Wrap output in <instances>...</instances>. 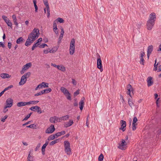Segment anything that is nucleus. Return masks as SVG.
Wrapping results in <instances>:
<instances>
[{
	"instance_id": "obj_50",
	"label": "nucleus",
	"mask_w": 161,
	"mask_h": 161,
	"mask_svg": "<svg viewBox=\"0 0 161 161\" xmlns=\"http://www.w3.org/2000/svg\"><path fill=\"white\" fill-rule=\"evenodd\" d=\"M31 113L29 114H28L24 119V120H26L27 119L29 118H30V117L31 115Z\"/></svg>"
},
{
	"instance_id": "obj_23",
	"label": "nucleus",
	"mask_w": 161,
	"mask_h": 161,
	"mask_svg": "<svg viewBox=\"0 0 161 161\" xmlns=\"http://www.w3.org/2000/svg\"><path fill=\"white\" fill-rule=\"evenodd\" d=\"M17 105L18 107L26 106L25 102H21L17 103Z\"/></svg>"
},
{
	"instance_id": "obj_54",
	"label": "nucleus",
	"mask_w": 161,
	"mask_h": 161,
	"mask_svg": "<svg viewBox=\"0 0 161 161\" xmlns=\"http://www.w3.org/2000/svg\"><path fill=\"white\" fill-rule=\"evenodd\" d=\"M49 49H44L43 51V53L44 54H47L49 53Z\"/></svg>"
},
{
	"instance_id": "obj_62",
	"label": "nucleus",
	"mask_w": 161,
	"mask_h": 161,
	"mask_svg": "<svg viewBox=\"0 0 161 161\" xmlns=\"http://www.w3.org/2000/svg\"><path fill=\"white\" fill-rule=\"evenodd\" d=\"M72 83L74 85H76L77 84L76 81L75 79H72Z\"/></svg>"
},
{
	"instance_id": "obj_24",
	"label": "nucleus",
	"mask_w": 161,
	"mask_h": 161,
	"mask_svg": "<svg viewBox=\"0 0 161 161\" xmlns=\"http://www.w3.org/2000/svg\"><path fill=\"white\" fill-rule=\"evenodd\" d=\"M12 18L13 20V21L14 23V24L17 26L18 25V23H17V19L16 18V16L14 14H13L12 15Z\"/></svg>"
},
{
	"instance_id": "obj_64",
	"label": "nucleus",
	"mask_w": 161,
	"mask_h": 161,
	"mask_svg": "<svg viewBox=\"0 0 161 161\" xmlns=\"http://www.w3.org/2000/svg\"><path fill=\"white\" fill-rule=\"evenodd\" d=\"M34 7L35 8V12H37V10H38V7L36 5V4H35Z\"/></svg>"
},
{
	"instance_id": "obj_9",
	"label": "nucleus",
	"mask_w": 161,
	"mask_h": 161,
	"mask_svg": "<svg viewBox=\"0 0 161 161\" xmlns=\"http://www.w3.org/2000/svg\"><path fill=\"white\" fill-rule=\"evenodd\" d=\"M30 109L33 111H37V112L40 114L42 113L41 108L38 106H36L31 107Z\"/></svg>"
},
{
	"instance_id": "obj_34",
	"label": "nucleus",
	"mask_w": 161,
	"mask_h": 161,
	"mask_svg": "<svg viewBox=\"0 0 161 161\" xmlns=\"http://www.w3.org/2000/svg\"><path fill=\"white\" fill-rule=\"evenodd\" d=\"M104 156L102 153H101L98 157V161H103Z\"/></svg>"
},
{
	"instance_id": "obj_38",
	"label": "nucleus",
	"mask_w": 161,
	"mask_h": 161,
	"mask_svg": "<svg viewBox=\"0 0 161 161\" xmlns=\"http://www.w3.org/2000/svg\"><path fill=\"white\" fill-rule=\"evenodd\" d=\"M53 156H50L47 157L45 161H53Z\"/></svg>"
},
{
	"instance_id": "obj_60",
	"label": "nucleus",
	"mask_w": 161,
	"mask_h": 161,
	"mask_svg": "<svg viewBox=\"0 0 161 161\" xmlns=\"http://www.w3.org/2000/svg\"><path fill=\"white\" fill-rule=\"evenodd\" d=\"M140 55H141V56L140 57H142V58H143V57L145 55V53H144V52H143V51H141V53H140Z\"/></svg>"
},
{
	"instance_id": "obj_25",
	"label": "nucleus",
	"mask_w": 161,
	"mask_h": 161,
	"mask_svg": "<svg viewBox=\"0 0 161 161\" xmlns=\"http://www.w3.org/2000/svg\"><path fill=\"white\" fill-rule=\"evenodd\" d=\"M0 76L3 78H9L10 77V76L8 74H2Z\"/></svg>"
},
{
	"instance_id": "obj_4",
	"label": "nucleus",
	"mask_w": 161,
	"mask_h": 161,
	"mask_svg": "<svg viewBox=\"0 0 161 161\" xmlns=\"http://www.w3.org/2000/svg\"><path fill=\"white\" fill-rule=\"evenodd\" d=\"M60 90L65 95L67 99L69 100H71L70 94L67 89L64 87H61L60 88Z\"/></svg>"
},
{
	"instance_id": "obj_30",
	"label": "nucleus",
	"mask_w": 161,
	"mask_h": 161,
	"mask_svg": "<svg viewBox=\"0 0 161 161\" xmlns=\"http://www.w3.org/2000/svg\"><path fill=\"white\" fill-rule=\"evenodd\" d=\"M7 24V25L8 26H9L11 27H12V24L11 21L8 19L5 22Z\"/></svg>"
},
{
	"instance_id": "obj_11",
	"label": "nucleus",
	"mask_w": 161,
	"mask_h": 161,
	"mask_svg": "<svg viewBox=\"0 0 161 161\" xmlns=\"http://www.w3.org/2000/svg\"><path fill=\"white\" fill-rule=\"evenodd\" d=\"M120 124L121 127L119 128V129L122 130V131H125L126 125V121L123 120H121L120 121Z\"/></svg>"
},
{
	"instance_id": "obj_48",
	"label": "nucleus",
	"mask_w": 161,
	"mask_h": 161,
	"mask_svg": "<svg viewBox=\"0 0 161 161\" xmlns=\"http://www.w3.org/2000/svg\"><path fill=\"white\" fill-rule=\"evenodd\" d=\"M47 10V17L49 18L50 16V9L49 8H46Z\"/></svg>"
},
{
	"instance_id": "obj_46",
	"label": "nucleus",
	"mask_w": 161,
	"mask_h": 161,
	"mask_svg": "<svg viewBox=\"0 0 161 161\" xmlns=\"http://www.w3.org/2000/svg\"><path fill=\"white\" fill-rule=\"evenodd\" d=\"M140 63L141 64L143 65L144 64V60L143 59V58H142V57H140Z\"/></svg>"
},
{
	"instance_id": "obj_57",
	"label": "nucleus",
	"mask_w": 161,
	"mask_h": 161,
	"mask_svg": "<svg viewBox=\"0 0 161 161\" xmlns=\"http://www.w3.org/2000/svg\"><path fill=\"white\" fill-rule=\"evenodd\" d=\"M54 135H55V137L56 136V137L57 138L61 136V133H60V132H59L56 134H55Z\"/></svg>"
},
{
	"instance_id": "obj_51",
	"label": "nucleus",
	"mask_w": 161,
	"mask_h": 161,
	"mask_svg": "<svg viewBox=\"0 0 161 161\" xmlns=\"http://www.w3.org/2000/svg\"><path fill=\"white\" fill-rule=\"evenodd\" d=\"M156 60H155V63L154 64V70H155V71H156L157 70V65L158 64H156Z\"/></svg>"
},
{
	"instance_id": "obj_56",
	"label": "nucleus",
	"mask_w": 161,
	"mask_h": 161,
	"mask_svg": "<svg viewBox=\"0 0 161 161\" xmlns=\"http://www.w3.org/2000/svg\"><path fill=\"white\" fill-rule=\"evenodd\" d=\"M40 146H41V143H38L36 147L35 148V151H36L37 150H38V149L40 147Z\"/></svg>"
},
{
	"instance_id": "obj_15",
	"label": "nucleus",
	"mask_w": 161,
	"mask_h": 161,
	"mask_svg": "<svg viewBox=\"0 0 161 161\" xmlns=\"http://www.w3.org/2000/svg\"><path fill=\"white\" fill-rule=\"evenodd\" d=\"M84 97H82L79 103V108L81 110H82L84 105Z\"/></svg>"
},
{
	"instance_id": "obj_59",
	"label": "nucleus",
	"mask_w": 161,
	"mask_h": 161,
	"mask_svg": "<svg viewBox=\"0 0 161 161\" xmlns=\"http://www.w3.org/2000/svg\"><path fill=\"white\" fill-rule=\"evenodd\" d=\"M36 126V125H35L34 124H32L30 125L27 126V127H30L31 128H34Z\"/></svg>"
},
{
	"instance_id": "obj_53",
	"label": "nucleus",
	"mask_w": 161,
	"mask_h": 161,
	"mask_svg": "<svg viewBox=\"0 0 161 161\" xmlns=\"http://www.w3.org/2000/svg\"><path fill=\"white\" fill-rule=\"evenodd\" d=\"M56 23H57V21L56 20H55L53 22V28H55L56 27H57Z\"/></svg>"
},
{
	"instance_id": "obj_39",
	"label": "nucleus",
	"mask_w": 161,
	"mask_h": 161,
	"mask_svg": "<svg viewBox=\"0 0 161 161\" xmlns=\"http://www.w3.org/2000/svg\"><path fill=\"white\" fill-rule=\"evenodd\" d=\"M55 20H56L57 21H58L60 23H63L64 22V19L61 18H58L57 19H56Z\"/></svg>"
},
{
	"instance_id": "obj_42",
	"label": "nucleus",
	"mask_w": 161,
	"mask_h": 161,
	"mask_svg": "<svg viewBox=\"0 0 161 161\" xmlns=\"http://www.w3.org/2000/svg\"><path fill=\"white\" fill-rule=\"evenodd\" d=\"M75 40L73 38L71 39L70 46H75Z\"/></svg>"
},
{
	"instance_id": "obj_5",
	"label": "nucleus",
	"mask_w": 161,
	"mask_h": 161,
	"mask_svg": "<svg viewBox=\"0 0 161 161\" xmlns=\"http://www.w3.org/2000/svg\"><path fill=\"white\" fill-rule=\"evenodd\" d=\"M48 84L44 82H42L41 83L39 84L35 89L36 91L43 88L48 87Z\"/></svg>"
},
{
	"instance_id": "obj_21",
	"label": "nucleus",
	"mask_w": 161,
	"mask_h": 161,
	"mask_svg": "<svg viewBox=\"0 0 161 161\" xmlns=\"http://www.w3.org/2000/svg\"><path fill=\"white\" fill-rule=\"evenodd\" d=\"M147 132V134H148V136H146V138H149L153 137L154 134L153 131H152L151 132L149 131Z\"/></svg>"
},
{
	"instance_id": "obj_7",
	"label": "nucleus",
	"mask_w": 161,
	"mask_h": 161,
	"mask_svg": "<svg viewBox=\"0 0 161 161\" xmlns=\"http://www.w3.org/2000/svg\"><path fill=\"white\" fill-rule=\"evenodd\" d=\"M50 121L52 123H56L61 121L60 118L57 116L51 117L50 118Z\"/></svg>"
},
{
	"instance_id": "obj_33",
	"label": "nucleus",
	"mask_w": 161,
	"mask_h": 161,
	"mask_svg": "<svg viewBox=\"0 0 161 161\" xmlns=\"http://www.w3.org/2000/svg\"><path fill=\"white\" fill-rule=\"evenodd\" d=\"M51 91H52V90L50 88L46 89L45 90H42L43 94L48 93L51 92Z\"/></svg>"
},
{
	"instance_id": "obj_52",
	"label": "nucleus",
	"mask_w": 161,
	"mask_h": 161,
	"mask_svg": "<svg viewBox=\"0 0 161 161\" xmlns=\"http://www.w3.org/2000/svg\"><path fill=\"white\" fill-rule=\"evenodd\" d=\"M39 102L38 101H31V103L32 105H35L36 104Z\"/></svg>"
},
{
	"instance_id": "obj_29",
	"label": "nucleus",
	"mask_w": 161,
	"mask_h": 161,
	"mask_svg": "<svg viewBox=\"0 0 161 161\" xmlns=\"http://www.w3.org/2000/svg\"><path fill=\"white\" fill-rule=\"evenodd\" d=\"M60 118L61 119V121L62 120H65L68 119L69 118V116L68 115H66Z\"/></svg>"
},
{
	"instance_id": "obj_26",
	"label": "nucleus",
	"mask_w": 161,
	"mask_h": 161,
	"mask_svg": "<svg viewBox=\"0 0 161 161\" xmlns=\"http://www.w3.org/2000/svg\"><path fill=\"white\" fill-rule=\"evenodd\" d=\"M58 50V48L54 47L53 48H52L51 49H49V53H55Z\"/></svg>"
},
{
	"instance_id": "obj_13",
	"label": "nucleus",
	"mask_w": 161,
	"mask_h": 161,
	"mask_svg": "<svg viewBox=\"0 0 161 161\" xmlns=\"http://www.w3.org/2000/svg\"><path fill=\"white\" fill-rule=\"evenodd\" d=\"M155 23L147 21V29L148 30H151L152 29Z\"/></svg>"
},
{
	"instance_id": "obj_8",
	"label": "nucleus",
	"mask_w": 161,
	"mask_h": 161,
	"mask_svg": "<svg viewBox=\"0 0 161 161\" xmlns=\"http://www.w3.org/2000/svg\"><path fill=\"white\" fill-rule=\"evenodd\" d=\"M127 94L129 95L130 97H132L131 92L133 93V89L131 85L130 84L128 85L127 86Z\"/></svg>"
},
{
	"instance_id": "obj_20",
	"label": "nucleus",
	"mask_w": 161,
	"mask_h": 161,
	"mask_svg": "<svg viewBox=\"0 0 161 161\" xmlns=\"http://www.w3.org/2000/svg\"><path fill=\"white\" fill-rule=\"evenodd\" d=\"M57 69L63 72H65L66 70L65 68L62 65H58Z\"/></svg>"
},
{
	"instance_id": "obj_28",
	"label": "nucleus",
	"mask_w": 161,
	"mask_h": 161,
	"mask_svg": "<svg viewBox=\"0 0 161 161\" xmlns=\"http://www.w3.org/2000/svg\"><path fill=\"white\" fill-rule=\"evenodd\" d=\"M55 129L54 125H52L47 129V131H55Z\"/></svg>"
},
{
	"instance_id": "obj_31",
	"label": "nucleus",
	"mask_w": 161,
	"mask_h": 161,
	"mask_svg": "<svg viewBox=\"0 0 161 161\" xmlns=\"http://www.w3.org/2000/svg\"><path fill=\"white\" fill-rule=\"evenodd\" d=\"M58 139H56L55 140L53 141L50 143L49 144L51 146L53 145L54 144L57 143V142H58Z\"/></svg>"
},
{
	"instance_id": "obj_55",
	"label": "nucleus",
	"mask_w": 161,
	"mask_h": 161,
	"mask_svg": "<svg viewBox=\"0 0 161 161\" xmlns=\"http://www.w3.org/2000/svg\"><path fill=\"white\" fill-rule=\"evenodd\" d=\"M120 99L121 100V102L122 103H124L125 102L124 100V97L122 95H120Z\"/></svg>"
},
{
	"instance_id": "obj_35",
	"label": "nucleus",
	"mask_w": 161,
	"mask_h": 161,
	"mask_svg": "<svg viewBox=\"0 0 161 161\" xmlns=\"http://www.w3.org/2000/svg\"><path fill=\"white\" fill-rule=\"evenodd\" d=\"M55 138L56 137L55 136V135H51L48 137L47 140H53L55 139Z\"/></svg>"
},
{
	"instance_id": "obj_58",
	"label": "nucleus",
	"mask_w": 161,
	"mask_h": 161,
	"mask_svg": "<svg viewBox=\"0 0 161 161\" xmlns=\"http://www.w3.org/2000/svg\"><path fill=\"white\" fill-rule=\"evenodd\" d=\"M128 104L131 107V108H132V106L134 105V103L132 101H130V102H129Z\"/></svg>"
},
{
	"instance_id": "obj_6",
	"label": "nucleus",
	"mask_w": 161,
	"mask_h": 161,
	"mask_svg": "<svg viewBox=\"0 0 161 161\" xmlns=\"http://www.w3.org/2000/svg\"><path fill=\"white\" fill-rule=\"evenodd\" d=\"M156 19V15L154 13H151L149 15L148 21L155 23Z\"/></svg>"
},
{
	"instance_id": "obj_14",
	"label": "nucleus",
	"mask_w": 161,
	"mask_h": 161,
	"mask_svg": "<svg viewBox=\"0 0 161 161\" xmlns=\"http://www.w3.org/2000/svg\"><path fill=\"white\" fill-rule=\"evenodd\" d=\"M127 145L126 143L125 142V140L122 139L121 141V143L119 144V146L118 148L121 150H124V146H125Z\"/></svg>"
},
{
	"instance_id": "obj_61",
	"label": "nucleus",
	"mask_w": 161,
	"mask_h": 161,
	"mask_svg": "<svg viewBox=\"0 0 161 161\" xmlns=\"http://www.w3.org/2000/svg\"><path fill=\"white\" fill-rule=\"evenodd\" d=\"M31 150L29 152L28 157L27 158H33V157H32L31 155Z\"/></svg>"
},
{
	"instance_id": "obj_10",
	"label": "nucleus",
	"mask_w": 161,
	"mask_h": 161,
	"mask_svg": "<svg viewBox=\"0 0 161 161\" xmlns=\"http://www.w3.org/2000/svg\"><path fill=\"white\" fill-rule=\"evenodd\" d=\"M13 100L11 98H8L6 101V108H10L13 105Z\"/></svg>"
},
{
	"instance_id": "obj_18",
	"label": "nucleus",
	"mask_w": 161,
	"mask_h": 161,
	"mask_svg": "<svg viewBox=\"0 0 161 161\" xmlns=\"http://www.w3.org/2000/svg\"><path fill=\"white\" fill-rule=\"evenodd\" d=\"M73 123V120L72 119L70 120L69 122H66L64 124V126L66 127H68L71 126Z\"/></svg>"
},
{
	"instance_id": "obj_22",
	"label": "nucleus",
	"mask_w": 161,
	"mask_h": 161,
	"mask_svg": "<svg viewBox=\"0 0 161 161\" xmlns=\"http://www.w3.org/2000/svg\"><path fill=\"white\" fill-rule=\"evenodd\" d=\"M153 47L152 45H150L148 46L147 47V53H151L153 50Z\"/></svg>"
},
{
	"instance_id": "obj_37",
	"label": "nucleus",
	"mask_w": 161,
	"mask_h": 161,
	"mask_svg": "<svg viewBox=\"0 0 161 161\" xmlns=\"http://www.w3.org/2000/svg\"><path fill=\"white\" fill-rule=\"evenodd\" d=\"M23 39L22 37H20L18 38L16 41V43L17 44H20V42L23 41Z\"/></svg>"
},
{
	"instance_id": "obj_44",
	"label": "nucleus",
	"mask_w": 161,
	"mask_h": 161,
	"mask_svg": "<svg viewBox=\"0 0 161 161\" xmlns=\"http://www.w3.org/2000/svg\"><path fill=\"white\" fill-rule=\"evenodd\" d=\"M43 94V91H42L40 92H38V93H37L35 94L34 95V96H38L39 95H41Z\"/></svg>"
},
{
	"instance_id": "obj_19",
	"label": "nucleus",
	"mask_w": 161,
	"mask_h": 161,
	"mask_svg": "<svg viewBox=\"0 0 161 161\" xmlns=\"http://www.w3.org/2000/svg\"><path fill=\"white\" fill-rule=\"evenodd\" d=\"M152 77L150 76L147 78V85L149 86L152 85L153 84V82L152 81Z\"/></svg>"
},
{
	"instance_id": "obj_3",
	"label": "nucleus",
	"mask_w": 161,
	"mask_h": 161,
	"mask_svg": "<svg viewBox=\"0 0 161 161\" xmlns=\"http://www.w3.org/2000/svg\"><path fill=\"white\" fill-rule=\"evenodd\" d=\"M30 72H28L23 75L21 78L20 82L19 83V85H22L24 84L26 81L27 78L30 76Z\"/></svg>"
},
{
	"instance_id": "obj_17",
	"label": "nucleus",
	"mask_w": 161,
	"mask_h": 161,
	"mask_svg": "<svg viewBox=\"0 0 161 161\" xmlns=\"http://www.w3.org/2000/svg\"><path fill=\"white\" fill-rule=\"evenodd\" d=\"M31 65L32 64L31 62L26 64L23 66L22 68H23V70H25V71L26 70L28 69L31 66Z\"/></svg>"
},
{
	"instance_id": "obj_49",
	"label": "nucleus",
	"mask_w": 161,
	"mask_h": 161,
	"mask_svg": "<svg viewBox=\"0 0 161 161\" xmlns=\"http://www.w3.org/2000/svg\"><path fill=\"white\" fill-rule=\"evenodd\" d=\"M2 18L5 22L8 19L7 16L3 15L2 16Z\"/></svg>"
},
{
	"instance_id": "obj_16",
	"label": "nucleus",
	"mask_w": 161,
	"mask_h": 161,
	"mask_svg": "<svg viewBox=\"0 0 161 161\" xmlns=\"http://www.w3.org/2000/svg\"><path fill=\"white\" fill-rule=\"evenodd\" d=\"M137 121V119L136 117H134L133 119V121L132 122V130H136V123Z\"/></svg>"
},
{
	"instance_id": "obj_1",
	"label": "nucleus",
	"mask_w": 161,
	"mask_h": 161,
	"mask_svg": "<svg viewBox=\"0 0 161 161\" xmlns=\"http://www.w3.org/2000/svg\"><path fill=\"white\" fill-rule=\"evenodd\" d=\"M39 35V30L35 28L29 35L28 38L25 43V45L26 46L30 45L38 37Z\"/></svg>"
},
{
	"instance_id": "obj_40",
	"label": "nucleus",
	"mask_w": 161,
	"mask_h": 161,
	"mask_svg": "<svg viewBox=\"0 0 161 161\" xmlns=\"http://www.w3.org/2000/svg\"><path fill=\"white\" fill-rule=\"evenodd\" d=\"M13 85H10L8 86V87H7L6 88H5L3 91L4 93L6 91H7V90H8L10 88H13Z\"/></svg>"
},
{
	"instance_id": "obj_36",
	"label": "nucleus",
	"mask_w": 161,
	"mask_h": 161,
	"mask_svg": "<svg viewBox=\"0 0 161 161\" xmlns=\"http://www.w3.org/2000/svg\"><path fill=\"white\" fill-rule=\"evenodd\" d=\"M43 3L44 5L46 6V8H49L47 0H43Z\"/></svg>"
},
{
	"instance_id": "obj_27",
	"label": "nucleus",
	"mask_w": 161,
	"mask_h": 161,
	"mask_svg": "<svg viewBox=\"0 0 161 161\" xmlns=\"http://www.w3.org/2000/svg\"><path fill=\"white\" fill-rule=\"evenodd\" d=\"M47 146L44 144L42 147L41 150L42 154L43 155L45 154V150Z\"/></svg>"
},
{
	"instance_id": "obj_12",
	"label": "nucleus",
	"mask_w": 161,
	"mask_h": 161,
	"mask_svg": "<svg viewBox=\"0 0 161 161\" xmlns=\"http://www.w3.org/2000/svg\"><path fill=\"white\" fill-rule=\"evenodd\" d=\"M97 67L100 70L101 72L103 71V69L102 68V61L100 58H98L97 59Z\"/></svg>"
},
{
	"instance_id": "obj_2",
	"label": "nucleus",
	"mask_w": 161,
	"mask_h": 161,
	"mask_svg": "<svg viewBox=\"0 0 161 161\" xmlns=\"http://www.w3.org/2000/svg\"><path fill=\"white\" fill-rule=\"evenodd\" d=\"M64 145L66 153L68 155H70L71 153V151L69 142L68 141H65L64 142Z\"/></svg>"
},
{
	"instance_id": "obj_32",
	"label": "nucleus",
	"mask_w": 161,
	"mask_h": 161,
	"mask_svg": "<svg viewBox=\"0 0 161 161\" xmlns=\"http://www.w3.org/2000/svg\"><path fill=\"white\" fill-rule=\"evenodd\" d=\"M64 29L63 28L61 29V34L60 35V36H59V40H61L62 38L63 37V36L64 35Z\"/></svg>"
},
{
	"instance_id": "obj_45",
	"label": "nucleus",
	"mask_w": 161,
	"mask_h": 161,
	"mask_svg": "<svg viewBox=\"0 0 161 161\" xmlns=\"http://www.w3.org/2000/svg\"><path fill=\"white\" fill-rule=\"evenodd\" d=\"M7 117H8V116H7V115L1 118V121L4 122V121H5L6 119H7Z\"/></svg>"
},
{
	"instance_id": "obj_63",
	"label": "nucleus",
	"mask_w": 161,
	"mask_h": 161,
	"mask_svg": "<svg viewBox=\"0 0 161 161\" xmlns=\"http://www.w3.org/2000/svg\"><path fill=\"white\" fill-rule=\"evenodd\" d=\"M42 41V38H39L37 40V42L36 43H37L38 44H39V42H41Z\"/></svg>"
},
{
	"instance_id": "obj_41",
	"label": "nucleus",
	"mask_w": 161,
	"mask_h": 161,
	"mask_svg": "<svg viewBox=\"0 0 161 161\" xmlns=\"http://www.w3.org/2000/svg\"><path fill=\"white\" fill-rule=\"evenodd\" d=\"M53 30L56 34L58 35V31L57 27L53 28Z\"/></svg>"
},
{
	"instance_id": "obj_47",
	"label": "nucleus",
	"mask_w": 161,
	"mask_h": 161,
	"mask_svg": "<svg viewBox=\"0 0 161 161\" xmlns=\"http://www.w3.org/2000/svg\"><path fill=\"white\" fill-rule=\"evenodd\" d=\"M46 46H47V45L46 44H42L40 45L39 46V47L41 48H43L45 47H46Z\"/></svg>"
},
{
	"instance_id": "obj_43",
	"label": "nucleus",
	"mask_w": 161,
	"mask_h": 161,
	"mask_svg": "<svg viewBox=\"0 0 161 161\" xmlns=\"http://www.w3.org/2000/svg\"><path fill=\"white\" fill-rule=\"evenodd\" d=\"M75 49H72V48H69V51L70 54V55H73L75 52Z\"/></svg>"
}]
</instances>
